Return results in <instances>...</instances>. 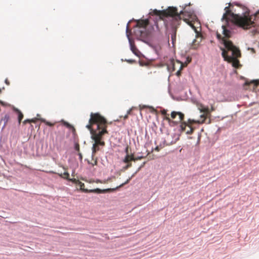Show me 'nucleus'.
Segmentation results:
<instances>
[{
  "label": "nucleus",
  "mask_w": 259,
  "mask_h": 259,
  "mask_svg": "<svg viewBox=\"0 0 259 259\" xmlns=\"http://www.w3.org/2000/svg\"><path fill=\"white\" fill-rule=\"evenodd\" d=\"M131 112V109L127 111V114L124 116V119H125L128 118V114H130Z\"/></svg>",
  "instance_id": "nucleus-29"
},
{
  "label": "nucleus",
  "mask_w": 259,
  "mask_h": 259,
  "mask_svg": "<svg viewBox=\"0 0 259 259\" xmlns=\"http://www.w3.org/2000/svg\"><path fill=\"white\" fill-rule=\"evenodd\" d=\"M179 119H180V121H182L184 119V114H183L182 113H181L180 112H179Z\"/></svg>",
  "instance_id": "nucleus-24"
},
{
  "label": "nucleus",
  "mask_w": 259,
  "mask_h": 259,
  "mask_svg": "<svg viewBox=\"0 0 259 259\" xmlns=\"http://www.w3.org/2000/svg\"><path fill=\"white\" fill-rule=\"evenodd\" d=\"M124 169H127V168H128V166H127V165H126L124 167Z\"/></svg>",
  "instance_id": "nucleus-38"
},
{
  "label": "nucleus",
  "mask_w": 259,
  "mask_h": 259,
  "mask_svg": "<svg viewBox=\"0 0 259 259\" xmlns=\"http://www.w3.org/2000/svg\"><path fill=\"white\" fill-rule=\"evenodd\" d=\"M132 161H136V159L134 157V154L131 155H126L124 158L123 160V162L124 163H129Z\"/></svg>",
  "instance_id": "nucleus-13"
},
{
  "label": "nucleus",
  "mask_w": 259,
  "mask_h": 259,
  "mask_svg": "<svg viewBox=\"0 0 259 259\" xmlns=\"http://www.w3.org/2000/svg\"><path fill=\"white\" fill-rule=\"evenodd\" d=\"M136 160H138V159H140L141 158L140 157H137V158H135Z\"/></svg>",
  "instance_id": "nucleus-41"
},
{
  "label": "nucleus",
  "mask_w": 259,
  "mask_h": 259,
  "mask_svg": "<svg viewBox=\"0 0 259 259\" xmlns=\"http://www.w3.org/2000/svg\"><path fill=\"white\" fill-rule=\"evenodd\" d=\"M231 3L229 4V6L225 8V13L224 14L222 19L228 21V16H230L232 19L234 23L238 26L243 28V29H248L252 27H254V19L259 15V11L256 12L253 16L249 15V12L245 7H243L244 12L242 15L239 14H235L229 9V7H231Z\"/></svg>",
  "instance_id": "nucleus-2"
},
{
  "label": "nucleus",
  "mask_w": 259,
  "mask_h": 259,
  "mask_svg": "<svg viewBox=\"0 0 259 259\" xmlns=\"http://www.w3.org/2000/svg\"><path fill=\"white\" fill-rule=\"evenodd\" d=\"M5 82L6 83V84H7V85H10V81H9L8 79V78H6L5 80Z\"/></svg>",
  "instance_id": "nucleus-33"
},
{
  "label": "nucleus",
  "mask_w": 259,
  "mask_h": 259,
  "mask_svg": "<svg viewBox=\"0 0 259 259\" xmlns=\"http://www.w3.org/2000/svg\"><path fill=\"white\" fill-rule=\"evenodd\" d=\"M210 122V119L208 120V122H207L208 123H209Z\"/></svg>",
  "instance_id": "nucleus-43"
},
{
  "label": "nucleus",
  "mask_w": 259,
  "mask_h": 259,
  "mask_svg": "<svg viewBox=\"0 0 259 259\" xmlns=\"http://www.w3.org/2000/svg\"><path fill=\"white\" fill-rule=\"evenodd\" d=\"M78 185L80 187V189L81 190H82V191L84 192H95V193H104V192H108V191H110L111 190H113L114 189H105V190H101L99 188H97V189H94V190H88V189H84V183L81 182H79Z\"/></svg>",
  "instance_id": "nucleus-7"
},
{
  "label": "nucleus",
  "mask_w": 259,
  "mask_h": 259,
  "mask_svg": "<svg viewBox=\"0 0 259 259\" xmlns=\"http://www.w3.org/2000/svg\"><path fill=\"white\" fill-rule=\"evenodd\" d=\"M222 28L223 29V33L225 37L227 38H229L230 37L231 31L227 29L225 25L222 26Z\"/></svg>",
  "instance_id": "nucleus-14"
},
{
  "label": "nucleus",
  "mask_w": 259,
  "mask_h": 259,
  "mask_svg": "<svg viewBox=\"0 0 259 259\" xmlns=\"http://www.w3.org/2000/svg\"><path fill=\"white\" fill-rule=\"evenodd\" d=\"M167 69L169 72H172L175 70V63L174 60H171L170 62L167 65Z\"/></svg>",
  "instance_id": "nucleus-15"
},
{
  "label": "nucleus",
  "mask_w": 259,
  "mask_h": 259,
  "mask_svg": "<svg viewBox=\"0 0 259 259\" xmlns=\"http://www.w3.org/2000/svg\"><path fill=\"white\" fill-rule=\"evenodd\" d=\"M134 176V174H133V175L131 176V177H130L128 179H127V180H126V182H125L124 183H123V184H121V185L119 186V187H122V186H124V185H125V184H126L128 183H129V182L130 181V180H131V179H132Z\"/></svg>",
  "instance_id": "nucleus-22"
},
{
  "label": "nucleus",
  "mask_w": 259,
  "mask_h": 259,
  "mask_svg": "<svg viewBox=\"0 0 259 259\" xmlns=\"http://www.w3.org/2000/svg\"><path fill=\"white\" fill-rule=\"evenodd\" d=\"M128 149H129V147L128 146H127L125 149V152L126 153V155H130L129 154V152H128Z\"/></svg>",
  "instance_id": "nucleus-30"
},
{
  "label": "nucleus",
  "mask_w": 259,
  "mask_h": 259,
  "mask_svg": "<svg viewBox=\"0 0 259 259\" xmlns=\"http://www.w3.org/2000/svg\"><path fill=\"white\" fill-rule=\"evenodd\" d=\"M23 124H26L27 123H30V119H26L23 122Z\"/></svg>",
  "instance_id": "nucleus-31"
},
{
  "label": "nucleus",
  "mask_w": 259,
  "mask_h": 259,
  "mask_svg": "<svg viewBox=\"0 0 259 259\" xmlns=\"http://www.w3.org/2000/svg\"><path fill=\"white\" fill-rule=\"evenodd\" d=\"M178 115V112L173 111L171 113L170 116L172 119L176 118V116Z\"/></svg>",
  "instance_id": "nucleus-23"
},
{
  "label": "nucleus",
  "mask_w": 259,
  "mask_h": 259,
  "mask_svg": "<svg viewBox=\"0 0 259 259\" xmlns=\"http://www.w3.org/2000/svg\"><path fill=\"white\" fill-rule=\"evenodd\" d=\"M59 176L64 179H67V180L69 178V174L67 172H64L63 174H61Z\"/></svg>",
  "instance_id": "nucleus-20"
},
{
  "label": "nucleus",
  "mask_w": 259,
  "mask_h": 259,
  "mask_svg": "<svg viewBox=\"0 0 259 259\" xmlns=\"http://www.w3.org/2000/svg\"><path fill=\"white\" fill-rule=\"evenodd\" d=\"M91 164L92 166H94L97 164V160H95L93 162L91 163Z\"/></svg>",
  "instance_id": "nucleus-32"
},
{
  "label": "nucleus",
  "mask_w": 259,
  "mask_h": 259,
  "mask_svg": "<svg viewBox=\"0 0 259 259\" xmlns=\"http://www.w3.org/2000/svg\"><path fill=\"white\" fill-rule=\"evenodd\" d=\"M0 104H1L2 105H4V103L1 101H0Z\"/></svg>",
  "instance_id": "nucleus-40"
},
{
  "label": "nucleus",
  "mask_w": 259,
  "mask_h": 259,
  "mask_svg": "<svg viewBox=\"0 0 259 259\" xmlns=\"http://www.w3.org/2000/svg\"><path fill=\"white\" fill-rule=\"evenodd\" d=\"M13 110L18 115V122H19V124H20L22 119L23 118V114L20 110H19L18 109H17L14 107L13 108Z\"/></svg>",
  "instance_id": "nucleus-12"
},
{
  "label": "nucleus",
  "mask_w": 259,
  "mask_h": 259,
  "mask_svg": "<svg viewBox=\"0 0 259 259\" xmlns=\"http://www.w3.org/2000/svg\"><path fill=\"white\" fill-rule=\"evenodd\" d=\"M61 122H62L63 125H65V126H66L67 128H71L73 132H75V130L74 127L72 125H71L70 123H69L68 122H67L63 120H62L61 121Z\"/></svg>",
  "instance_id": "nucleus-17"
},
{
  "label": "nucleus",
  "mask_w": 259,
  "mask_h": 259,
  "mask_svg": "<svg viewBox=\"0 0 259 259\" xmlns=\"http://www.w3.org/2000/svg\"><path fill=\"white\" fill-rule=\"evenodd\" d=\"M250 83L248 82H246L245 83H244V85H248Z\"/></svg>",
  "instance_id": "nucleus-39"
},
{
  "label": "nucleus",
  "mask_w": 259,
  "mask_h": 259,
  "mask_svg": "<svg viewBox=\"0 0 259 259\" xmlns=\"http://www.w3.org/2000/svg\"><path fill=\"white\" fill-rule=\"evenodd\" d=\"M74 148H75V149L77 151L79 152V144H78V143H76V144H75Z\"/></svg>",
  "instance_id": "nucleus-26"
},
{
  "label": "nucleus",
  "mask_w": 259,
  "mask_h": 259,
  "mask_svg": "<svg viewBox=\"0 0 259 259\" xmlns=\"http://www.w3.org/2000/svg\"><path fill=\"white\" fill-rule=\"evenodd\" d=\"M108 122L104 117L99 113H91L89 123L86 127L90 130L91 138L95 141L92 147V156L99 150V146H104L105 142L102 141L103 136L108 134L107 130Z\"/></svg>",
  "instance_id": "nucleus-1"
},
{
  "label": "nucleus",
  "mask_w": 259,
  "mask_h": 259,
  "mask_svg": "<svg viewBox=\"0 0 259 259\" xmlns=\"http://www.w3.org/2000/svg\"><path fill=\"white\" fill-rule=\"evenodd\" d=\"M38 119L36 118L30 119V123H35L37 121Z\"/></svg>",
  "instance_id": "nucleus-27"
},
{
  "label": "nucleus",
  "mask_w": 259,
  "mask_h": 259,
  "mask_svg": "<svg viewBox=\"0 0 259 259\" xmlns=\"http://www.w3.org/2000/svg\"><path fill=\"white\" fill-rule=\"evenodd\" d=\"M176 74L178 76V71H177L176 72Z\"/></svg>",
  "instance_id": "nucleus-42"
},
{
  "label": "nucleus",
  "mask_w": 259,
  "mask_h": 259,
  "mask_svg": "<svg viewBox=\"0 0 259 259\" xmlns=\"http://www.w3.org/2000/svg\"><path fill=\"white\" fill-rule=\"evenodd\" d=\"M224 41L226 50L221 48L223 57L225 61L232 63L233 67L238 68L240 64L237 58L241 57L240 50L233 44L231 41L224 40Z\"/></svg>",
  "instance_id": "nucleus-5"
},
{
  "label": "nucleus",
  "mask_w": 259,
  "mask_h": 259,
  "mask_svg": "<svg viewBox=\"0 0 259 259\" xmlns=\"http://www.w3.org/2000/svg\"><path fill=\"white\" fill-rule=\"evenodd\" d=\"M68 180L69 181L72 182V183L76 184H78L79 182V180H76V179H74V178H73V179L69 178Z\"/></svg>",
  "instance_id": "nucleus-21"
},
{
  "label": "nucleus",
  "mask_w": 259,
  "mask_h": 259,
  "mask_svg": "<svg viewBox=\"0 0 259 259\" xmlns=\"http://www.w3.org/2000/svg\"><path fill=\"white\" fill-rule=\"evenodd\" d=\"M217 38H218V39H222V40H223V42H224V40H227L226 39H225V38H222V36H221V35L220 34L217 33Z\"/></svg>",
  "instance_id": "nucleus-25"
},
{
  "label": "nucleus",
  "mask_w": 259,
  "mask_h": 259,
  "mask_svg": "<svg viewBox=\"0 0 259 259\" xmlns=\"http://www.w3.org/2000/svg\"><path fill=\"white\" fill-rule=\"evenodd\" d=\"M200 120H195L193 119H188L187 122H182L181 123V130L182 132H185L186 134H191L193 133L194 128L192 125L193 123L202 124L205 122L204 115H200Z\"/></svg>",
  "instance_id": "nucleus-6"
},
{
  "label": "nucleus",
  "mask_w": 259,
  "mask_h": 259,
  "mask_svg": "<svg viewBox=\"0 0 259 259\" xmlns=\"http://www.w3.org/2000/svg\"><path fill=\"white\" fill-rule=\"evenodd\" d=\"M155 150L157 151H159L160 150V148L158 146H156L155 148Z\"/></svg>",
  "instance_id": "nucleus-35"
},
{
  "label": "nucleus",
  "mask_w": 259,
  "mask_h": 259,
  "mask_svg": "<svg viewBox=\"0 0 259 259\" xmlns=\"http://www.w3.org/2000/svg\"><path fill=\"white\" fill-rule=\"evenodd\" d=\"M78 155H79V158H80V159H82V156L81 153H78Z\"/></svg>",
  "instance_id": "nucleus-37"
},
{
  "label": "nucleus",
  "mask_w": 259,
  "mask_h": 259,
  "mask_svg": "<svg viewBox=\"0 0 259 259\" xmlns=\"http://www.w3.org/2000/svg\"><path fill=\"white\" fill-rule=\"evenodd\" d=\"M200 112H203V114L202 115H204L205 116V121L206 120L207 116L210 114V110L208 107H204L203 105H201L199 108Z\"/></svg>",
  "instance_id": "nucleus-10"
},
{
  "label": "nucleus",
  "mask_w": 259,
  "mask_h": 259,
  "mask_svg": "<svg viewBox=\"0 0 259 259\" xmlns=\"http://www.w3.org/2000/svg\"><path fill=\"white\" fill-rule=\"evenodd\" d=\"M127 165V166H128V167H130L131 166H132V163L131 162H130L129 163H126Z\"/></svg>",
  "instance_id": "nucleus-36"
},
{
  "label": "nucleus",
  "mask_w": 259,
  "mask_h": 259,
  "mask_svg": "<svg viewBox=\"0 0 259 259\" xmlns=\"http://www.w3.org/2000/svg\"><path fill=\"white\" fill-rule=\"evenodd\" d=\"M42 122H44L45 123L46 125H48V126H54L55 123H56V122H54V123H52V122H49V121H47L44 118H40L39 119Z\"/></svg>",
  "instance_id": "nucleus-18"
},
{
  "label": "nucleus",
  "mask_w": 259,
  "mask_h": 259,
  "mask_svg": "<svg viewBox=\"0 0 259 259\" xmlns=\"http://www.w3.org/2000/svg\"><path fill=\"white\" fill-rule=\"evenodd\" d=\"M10 119V116L8 114H6L3 117L2 120L4 121V125L5 126L8 123V121Z\"/></svg>",
  "instance_id": "nucleus-19"
},
{
  "label": "nucleus",
  "mask_w": 259,
  "mask_h": 259,
  "mask_svg": "<svg viewBox=\"0 0 259 259\" xmlns=\"http://www.w3.org/2000/svg\"><path fill=\"white\" fill-rule=\"evenodd\" d=\"M161 114L162 115H164L165 117H164V119H166V120H167L168 122H170L171 120L169 117V114L167 113V111L166 110H162L161 111Z\"/></svg>",
  "instance_id": "nucleus-16"
},
{
  "label": "nucleus",
  "mask_w": 259,
  "mask_h": 259,
  "mask_svg": "<svg viewBox=\"0 0 259 259\" xmlns=\"http://www.w3.org/2000/svg\"><path fill=\"white\" fill-rule=\"evenodd\" d=\"M183 19L194 30L196 33V38L193 41L191 48L196 49L198 48L200 42L202 39V35L201 33V24L196 15L193 12L187 11L186 8L184 11L179 13V20Z\"/></svg>",
  "instance_id": "nucleus-3"
},
{
  "label": "nucleus",
  "mask_w": 259,
  "mask_h": 259,
  "mask_svg": "<svg viewBox=\"0 0 259 259\" xmlns=\"http://www.w3.org/2000/svg\"><path fill=\"white\" fill-rule=\"evenodd\" d=\"M213 107H211V111H213Z\"/></svg>",
  "instance_id": "nucleus-44"
},
{
  "label": "nucleus",
  "mask_w": 259,
  "mask_h": 259,
  "mask_svg": "<svg viewBox=\"0 0 259 259\" xmlns=\"http://www.w3.org/2000/svg\"><path fill=\"white\" fill-rule=\"evenodd\" d=\"M129 32H131V30L130 29V28H129V23H128L126 26V35L129 39L130 47H131V50L135 55H136V56H139V54L140 53L139 51L136 48L134 43L131 40V39H130V36L128 34Z\"/></svg>",
  "instance_id": "nucleus-9"
},
{
  "label": "nucleus",
  "mask_w": 259,
  "mask_h": 259,
  "mask_svg": "<svg viewBox=\"0 0 259 259\" xmlns=\"http://www.w3.org/2000/svg\"><path fill=\"white\" fill-rule=\"evenodd\" d=\"M250 83H254L255 87H257L259 83L258 81L257 80H253L251 81Z\"/></svg>",
  "instance_id": "nucleus-28"
},
{
  "label": "nucleus",
  "mask_w": 259,
  "mask_h": 259,
  "mask_svg": "<svg viewBox=\"0 0 259 259\" xmlns=\"http://www.w3.org/2000/svg\"><path fill=\"white\" fill-rule=\"evenodd\" d=\"M149 22L147 20H142L137 21V26L140 28H145L148 25Z\"/></svg>",
  "instance_id": "nucleus-11"
},
{
  "label": "nucleus",
  "mask_w": 259,
  "mask_h": 259,
  "mask_svg": "<svg viewBox=\"0 0 259 259\" xmlns=\"http://www.w3.org/2000/svg\"><path fill=\"white\" fill-rule=\"evenodd\" d=\"M149 108L151 109V112H155V110L153 107H149Z\"/></svg>",
  "instance_id": "nucleus-34"
},
{
  "label": "nucleus",
  "mask_w": 259,
  "mask_h": 259,
  "mask_svg": "<svg viewBox=\"0 0 259 259\" xmlns=\"http://www.w3.org/2000/svg\"><path fill=\"white\" fill-rule=\"evenodd\" d=\"M151 16H156L159 17V19L164 20L165 18H170L174 21L172 22L171 25L174 27V32L171 35V41L174 47L176 46V39H177V19L176 18L177 16H178L177 13V9L174 7H168L166 10H157L156 9L152 10L151 9L149 14Z\"/></svg>",
  "instance_id": "nucleus-4"
},
{
  "label": "nucleus",
  "mask_w": 259,
  "mask_h": 259,
  "mask_svg": "<svg viewBox=\"0 0 259 259\" xmlns=\"http://www.w3.org/2000/svg\"><path fill=\"white\" fill-rule=\"evenodd\" d=\"M191 58L188 55H181V60H179V63L181 64L180 69H179V75H180V70L183 68L186 67L187 65L191 61Z\"/></svg>",
  "instance_id": "nucleus-8"
}]
</instances>
